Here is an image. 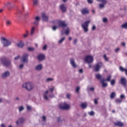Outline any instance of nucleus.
I'll return each mask as SVG.
<instances>
[{"label": "nucleus", "instance_id": "1", "mask_svg": "<svg viewBox=\"0 0 127 127\" xmlns=\"http://www.w3.org/2000/svg\"><path fill=\"white\" fill-rule=\"evenodd\" d=\"M0 61L1 65L4 66V67H6V68L12 67L11 61L8 58L6 57L2 58L0 60Z\"/></svg>", "mask_w": 127, "mask_h": 127}, {"label": "nucleus", "instance_id": "2", "mask_svg": "<svg viewBox=\"0 0 127 127\" xmlns=\"http://www.w3.org/2000/svg\"><path fill=\"white\" fill-rule=\"evenodd\" d=\"M22 87L23 89L30 92V91L33 90L34 85H33V83L31 82H25L22 84Z\"/></svg>", "mask_w": 127, "mask_h": 127}, {"label": "nucleus", "instance_id": "3", "mask_svg": "<svg viewBox=\"0 0 127 127\" xmlns=\"http://www.w3.org/2000/svg\"><path fill=\"white\" fill-rule=\"evenodd\" d=\"M0 40L3 47H8L11 45V42L4 37H2Z\"/></svg>", "mask_w": 127, "mask_h": 127}, {"label": "nucleus", "instance_id": "4", "mask_svg": "<svg viewBox=\"0 0 127 127\" xmlns=\"http://www.w3.org/2000/svg\"><path fill=\"white\" fill-rule=\"evenodd\" d=\"M91 22V20H87L84 22L82 25L81 27H82L84 32H88L89 31V29L88 27H89V23Z\"/></svg>", "mask_w": 127, "mask_h": 127}, {"label": "nucleus", "instance_id": "5", "mask_svg": "<svg viewBox=\"0 0 127 127\" xmlns=\"http://www.w3.org/2000/svg\"><path fill=\"white\" fill-rule=\"evenodd\" d=\"M59 108L61 110H68L70 109V105L67 104L66 103H61L59 105Z\"/></svg>", "mask_w": 127, "mask_h": 127}, {"label": "nucleus", "instance_id": "6", "mask_svg": "<svg viewBox=\"0 0 127 127\" xmlns=\"http://www.w3.org/2000/svg\"><path fill=\"white\" fill-rule=\"evenodd\" d=\"M21 62L23 63H27L28 62V54L25 53L21 58Z\"/></svg>", "mask_w": 127, "mask_h": 127}, {"label": "nucleus", "instance_id": "7", "mask_svg": "<svg viewBox=\"0 0 127 127\" xmlns=\"http://www.w3.org/2000/svg\"><path fill=\"white\" fill-rule=\"evenodd\" d=\"M84 61L88 63V64H91V63H93L94 61V58L92 56H87L85 57Z\"/></svg>", "mask_w": 127, "mask_h": 127}, {"label": "nucleus", "instance_id": "8", "mask_svg": "<svg viewBox=\"0 0 127 127\" xmlns=\"http://www.w3.org/2000/svg\"><path fill=\"white\" fill-rule=\"evenodd\" d=\"M101 67H102V63H98L94 67V71L95 72H99V71H100V69H101Z\"/></svg>", "mask_w": 127, "mask_h": 127}, {"label": "nucleus", "instance_id": "9", "mask_svg": "<svg viewBox=\"0 0 127 127\" xmlns=\"http://www.w3.org/2000/svg\"><path fill=\"white\" fill-rule=\"evenodd\" d=\"M58 25L60 27H63V28H65L68 24H66L65 21H59Z\"/></svg>", "mask_w": 127, "mask_h": 127}, {"label": "nucleus", "instance_id": "10", "mask_svg": "<svg viewBox=\"0 0 127 127\" xmlns=\"http://www.w3.org/2000/svg\"><path fill=\"white\" fill-rule=\"evenodd\" d=\"M9 76H10V72L9 71H6L1 74V77L3 79H5V78H7Z\"/></svg>", "mask_w": 127, "mask_h": 127}, {"label": "nucleus", "instance_id": "11", "mask_svg": "<svg viewBox=\"0 0 127 127\" xmlns=\"http://www.w3.org/2000/svg\"><path fill=\"white\" fill-rule=\"evenodd\" d=\"M120 84L124 87H126V85H127V78L125 77L121 78L120 79Z\"/></svg>", "mask_w": 127, "mask_h": 127}, {"label": "nucleus", "instance_id": "12", "mask_svg": "<svg viewBox=\"0 0 127 127\" xmlns=\"http://www.w3.org/2000/svg\"><path fill=\"white\" fill-rule=\"evenodd\" d=\"M38 61H43L45 60V55L43 54H40L37 56Z\"/></svg>", "mask_w": 127, "mask_h": 127}, {"label": "nucleus", "instance_id": "13", "mask_svg": "<svg viewBox=\"0 0 127 127\" xmlns=\"http://www.w3.org/2000/svg\"><path fill=\"white\" fill-rule=\"evenodd\" d=\"M43 69V65L42 64H39L35 67V70L36 71H41Z\"/></svg>", "mask_w": 127, "mask_h": 127}, {"label": "nucleus", "instance_id": "14", "mask_svg": "<svg viewBox=\"0 0 127 127\" xmlns=\"http://www.w3.org/2000/svg\"><path fill=\"white\" fill-rule=\"evenodd\" d=\"M70 63L73 68H77L78 65L75 64V60L74 59H70Z\"/></svg>", "mask_w": 127, "mask_h": 127}, {"label": "nucleus", "instance_id": "15", "mask_svg": "<svg viewBox=\"0 0 127 127\" xmlns=\"http://www.w3.org/2000/svg\"><path fill=\"white\" fill-rule=\"evenodd\" d=\"M60 8L63 12H66V10H67V7L64 4H62L60 6Z\"/></svg>", "mask_w": 127, "mask_h": 127}, {"label": "nucleus", "instance_id": "16", "mask_svg": "<svg viewBox=\"0 0 127 127\" xmlns=\"http://www.w3.org/2000/svg\"><path fill=\"white\" fill-rule=\"evenodd\" d=\"M35 21L34 22V24L36 26H38L39 24V21L40 20V17L39 16H36L35 17Z\"/></svg>", "mask_w": 127, "mask_h": 127}, {"label": "nucleus", "instance_id": "17", "mask_svg": "<svg viewBox=\"0 0 127 127\" xmlns=\"http://www.w3.org/2000/svg\"><path fill=\"white\" fill-rule=\"evenodd\" d=\"M25 121V119L24 118L21 117L18 119V120L16 122V125H18V124H22L23 123H24V121Z\"/></svg>", "mask_w": 127, "mask_h": 127}, {"label": "nucleus", "instance_id": "18", "mask_svg": "<svg viewBox=\"0 0 127 127\" xmlns=\"http://www.w3.org/2000/svg\"><path fill=\"white\" fill-rule=\"evenodd\" d=\"M105 81H106V80L104 78H102L100 80V82H101V83H102V87L103 88H106V87H107V86H108V83H105Z\"/></svg>", "mask_w": 127, "mask_h": 127}, {"label": "nucleus", "instance_id": "19", "mask_svg": "<svg viewBox=\"0 0 127 127\" xmlns=\"http://www.w3.org/2000/svg\"><path fill=\"white\" fill-rule=\"evenodd\" d=\"M48 93H49V90H47L43 95L44 99L46 101L48 100Z\"/></svg>", "mask_w": 127, "mask_h": 127}, {"label": "nucleus", "instance_id": "20", "mask_svg": "<svg viewBox=\"0 0 127 127\" xmlns=\"http://www.w3.org/2000/svg\"><path fill=\"white\" fill-rule=\"evenodd\" d=\"M81 13L82 14H87V13H89V10H88L87 8L83 9L81 10Z\"/></svg>", "mask_w": 127, "mask_h": 127}, {"label": "nucleus", "instance_id": "21", "mask_svg": "<svg viewBox=\"0 0 127 127\" xmlns=\"http://www.w3.org/2000/svg\"><path fill=\"white\" fill-rule=\"evenodd\" d=\"M33 4L35 6H37L39 4V0H33Z\"/></svg>", "mask_w": 127, "mask_h": 127}, {"label": "nucleus", "instance_id": "22", "mask_svg": "<svg viewBox=\"0 0 127 127\" xmlns=\"http://www.w3.org/2000/svg\"><path fill=\"white\" fill-rule=\"evenodd\" d=\"M17 46L20 48H22L24 46V43L22 41H20L19 43L17 44Z\"/></svg>", "mask_w": 127, "mask_h": 127}, {"label": "nucleus", "instance_id": "23", "mask_svg": "<svg viewBox=\"0 0 127 127\" xmlns=\"http://www.w3.org/2000/svg\"><path fill=\"white\" fill-rule=\"evenodd\" d=\"M80 107L81 108H82V109H86L87 108V103L84 102L81 103V104L80 105Z\"/></svg>", "mask_w": 127, "mask_h": 127}, {"label": "nucleus", "instance_id": "24", "mask_svg": "<svg viewBox=\"0 0 127 127\" xmlns=\"http://www.w3.org/2000/svg\"><path fill=\"white\" fill-rule=\"evenodd\" d=\"M95 77H96V79H97L98 80H100V81H101V80H102V76L99 73L96 74L95 75Z\"/></svg>", "mask_w": 127, "mask_h": 127}, {"label": "nucleus", "instance_id": "25", "mask_svg": "<svg viewBox=\"0 0 127 127\" xmlns=\"http://www.w3.org/2000/svg\"><path fill=\"white\" fill-rule=\"evenodd\" d=\"M115 125H116V126H117L118 127H124V123H123L122 122H118Z\"/></svg>", "mask_w": 127, "mask_h": 127}, {"label": "nucleus", "instance_id": "26", "mask_svg": "<svg viewBox=\"0 0 127 127\" xmlns=\"http://www.w3.org/2000/svg\"><path fill=\"white\" fill-rule=\"evenodd\" d=\"M111 79H112V75L110 74L107 77L105 81H107V82H111Z\"/></svg>", "mask_w": 127, "mask_h": 127}, {"label": "nucleus", "instance_id": "27", "mask_svg": "<svg viewBox=\"0 0 127 127\" xmlns=\"http://www.w3.org/2000/svg\"><path fill=\"white\" fill-rule=\"evenodd\" d=\"M115 97H116V92H112L110 95L111 99H115Z\"/></svg>", "mask_w": 127, "mask_h": 127}, {"label": "nucleus", "instance_id": "28", "mask_svg": "<svg viewBox=\"0 0 127 127\" xmlns=\"http://www.w3.org/2000/svg\"><path fill=\"white\" fill-rule=\"evenodd\" d=\"M107 3V2H105V3L102 2L101 4H99V7L100 8H104L105 7V4Z\"/></svg>", "mask_w": 127, "mask_h": 127}, {"label": "nucleus", "instance_id": "29", "mask_svg": "<svg viewBox=\"0 0 127 127\" xmlns=\"http://www.w3.org/2000/svg\"><path fill=\"white\" fill-rule=\"evenodd\" d=\"M70 33V29L67 27L66 29L65 30V33L64 34H66V35H68Z\"/></svg>", "mask_w": 127, "mask_h": 127}, {"label": "nucleus", "instance_id": "30", "mask_svg": "<svg viewBox=\"0 0 127 127\" xmlns=\"http://www.w3.org/2000/svg\"><path fill=\"white\" fill-rule=\"evenodd\" d=\"M18 110H19V112L20 113H21L22 111H24V107H23V106H20L18 108Z\"/></svg>", "mask_w": 127, "mask_h": 127}, {"label": "nucleus", "instance_id": "31", "mask_svg": "<svg viewBox=\"0 0 127 127\" xmlns=\"http://www.w3.org/2000/svg\"><path fill=\"white\" fill-rule=\"evenodd\" d=\"M34 31H35V27H32L31 29V35H33L34 34Z\"/></svg>", "mask_w": 127, "mask_h": 127}, {"label": "nucleus", "instance_id": "32", "mask_svg": "<svg viewBox=\"0 0 127 127\" xmlns=\"http://www.w3.org/2000/svg\"><path fill=\"white\" fill-rule=\"evenodd\" d=\"M121 27L122 28H125V29H127V22L122 25Z\"/></svg>", "mask_w": 127, "mask_h": 127}, {"label": "nucleus", "instance_id": "33", "mask_svg": "<svg viewBox=\"0 0 127 127\" xmlns=\"http://www.w3.org/2000/svg\"><path fill=\"white\" fill-rule=\"evenodd\" d=\"M88 115L90 116L91 117H94L95 116V112L93 111L88 112Z\"/></svg>", "mask_w": 127, "mask_h": 127}, {"label": "nucleus", "instance_id": "34", "mask_svg": "<svg viewBox=\"0 0 127 127\" xmlns=\"http://www.w3.org/2000/svg\"><path fill=\"white\" fill-rule=\"evenodd\" d=\"M57 122L59 123V124H61L62 122H63V120L61 119V117H58Z\"/></svg>", "mask_w": 127, "mask_h": 127}, {"label": "nucleus", "instance_id": "35", "mask_svg": "<svg viewBox=\"0 0 127 127\" xmlns=\"http://www.w3.org/2000/svg\"><path fill=\"white\" fill-rule=\"evenodd\" d=\"M42 20H43V21H47L48 20V16H43Z\"/></svg>", "mask_w": 127, "mask_h": 127}, {"label": "nucleus", "instance_id": "36", "mask_svg": "<svg viewBox=\"0 0 127 127\" xmlns=\"http://www.w3.org/2000/svg\"><path fill=\"white\" fill-rule=\"evenodd\" d=\"M65 40V37H64L62 39H61L60 40V41H59V44H62V43L63 42V41H64Z\"/></svg>", "mask_w": 127, "mask_h": 127}, {"label": "nucleus", "instance_id": "37", "mask_svg": "<svg viewBox=\"0 0 127 127\" xmlns=\"http://www.w3.org/2000/svg\"><path fill=\"white\" fill-rule=\"evenodd\" d=\"M17 15H22V11L21 10H18L17 11Z\"/></svg>", "mask_w": 127, "mask_h": 127}, {"label": "nucleus", "instance_id": "38", "mask_svg": "<svg viewBox=\"0 0 127 127\" xmlns=\"http://www.w3.org/2000/svg\"><path fill=\"white\" fill-rule=\"evenodd\" d=\"M115 84H116V80L112 79L111 81V85H112V86H114Z\"/></svg>", "mask_w": 127, "mask_h": 127}, {"label": "nucleus", "instance_id": "39", "mask_svg": "<svg viewBox=\"0 0 127 127\" xmlns=\"http://www.w3.org/2000/svg\"><path fill=\"white\" fill-rule=\"evenodd\" d=\"M103 58L105 60V61L107 62L109 61V58L107 57V55H104L103 56Z\"/></svg>", "mask_w": 127, "mask_h": 127}, {"label": "nucleus", "instance_id": "40", "mask_svg": "<svg viewBox=\"0 0 127 127\" xmlns=\"http://www.w3.org/2000/svg\"><path fill=\"white\" fill-rule=\"evenodd\" d=\"M52 81H53V78H48L46 79V82H47L48 83Z\"/></svg>", "mask_w": 127, "mask_h": 127}, {"label": "nucleus", "instance_id": "41", "mask_svg": "<svg viewBox=\"0 0 127 127\" xmlns=\"http://www.w3.org/2000/svg\"><path fill=\"white\" fill-rule=\"evenodd\" d=\"M126 68H124L123 67V66H120V71H122V72H125Z\"/></svg>", "mask_w": 127, "mask_h": 127}, {"label": "nucleus", "instance_id": "42", "mask_svg": "<svg viewBox=\"0 0 127 127\" xmlns=\"http://www.w3.org/2000/svg\"><path fill=\"white\" fill-rule=\"evenodd\" d=\"M103 22H104V23H106V22H108V18L107 17L103 18Z\"/></svg>", "mask_w": 127, "mask_h": 127}, {"label": "nucleus", "instance_id": "43", "mask_svg": "<svg viewBox=\"0 0 127 127\" xmlns=\"http://www.w3.org/2000/svg\"><path fill=\"white\" fill-rule=\"evenodd\" d=\"M115 102L117 103V104H118V103L121 104V103L122 102V100L121 99H116Z\"/></svg>", "mask_w": 127, "mask_h": 127}, {"label": "nucleus", "instance_id": "44", "mask_svg": "<svg viewBox=\"0 0 127 127\" xmlns=\"http://www.w3.org/2000/svg\"><path fill=\"white\" fill-rule=\"evenodd\" d=\"M24 64H22L19 66V68L21 70H22V68H24Z\"/></svg>", "mask_w": 127, "mask_h": 127}, {"label": "nucleus", "instance_id": "45", "mask_svg": "<svg viewBox=\"0 0 127 127\" xmlns=\"http://www.w3.org/2000/svg\"><path fill=\"white\" fill-rule=\"evenodd\" d=\"M46 116H43V117H42V120L43 121V122H46Z\"/></svg>", "mask_w": 127, "mask_h": 127}, {"label": "nucleus", "instance_id": "46", "mask_svg": "<svg viewBox=\"0 0 127 127\" xmlns=\"http://www.w3.org/2000/svg\"><path fill=\"white\" fill-rule=\"evenodd\" d=\"M88 3L89 4H92L94 2V0H87Z\"/></svg>", "mask_w": 127, "mask_h": 127}, {"label": "nucleus", "instance_id": "47", "mask_svg": "<svg viewBox=\"0 0 127 127\" xmlns=\"http://www.w3.org/2000/svg\"><path fill=\"white\" fill-rule=\"evenodd\" d=\"M55 89V87L54 86H52V88H50L49 90L51 92V93H53V91H54Z\"/></svg>", "mask_w": 127, "mask_h": 127}, {"label": "nucleus", "instance_id": "48", "mask_svg": "<svg viewBox=\"0 0 127 127\" xmlns=\"http://www.w3.org/2000/svg\"><path fill=\"white\" fill-rule=\"evenodd\" d=\"M28 50L29 51H33L34 50V49L32 47H29L28 48Z\"/></svg>", "mask_w": 127, "mask_h": 127}, {"label": "nucleus", "instance_id": "49", "mask_svg": "<svg viewBox=\"0 0 127 127\" xmlns=\"http://www.w3.org/2000/svg\"><path fill=\"white\" fill-rule=\"evenodd\" d=\"M75 91L76 93H79V91H80V86H77Z\"/></svg>", "mask_w": 127, "mask_h": 127}, {"label": "nucleus", "instance_id": "50", "mask_svg": "<svg viewBox=\"0 0 127 127\" xmlns=\"http://www.w3.org/2000/svg\"><path fill=\"white\" fill-rule=\"evenodd\" d=\"M97 1H101V2H103V3H106L107 2V0H97Z\"/></svg>", "mask_w": 127, "mask_h": 127}, {"label": "nucleus", "instance_id": "51", "mask_svg": "<svg viewBox=\"0 0 127 127\" xmlns=\"http://www.w3.org/2000/svg\"><path fill=\"white\" fill-rule=\"evenodd\" d=\"M27 110H28V111H31V110H32V108L31 106H28L27 107Z\"/></svg>", "mask_w": 127, "mask_h": 127}, {"label": "nucleus", "instance_id": "52", "mask_svg": "<svg viewBox=\"0 0 127 127\" xmlns=\"http://www.w3.org/2000/svg\"><path fill=\"white\" fill-rule=\"evenodd\" d=\"M78 42V40L77 39H74V42L73 43L75 45L77 44V42Z\"/></svg>", "mask_w": 127, "mask_h": 127}, {"label": "nucleus", "instance_id": "53", "mask_svg": "<svg viewBox=\"0 0 127 127\" xmlns=\"http://www.w3.org/2000/svg\"><path fill=\"white\" fill-rule=\"evenodd\" d=\"M94 104H95V105H98V99H94Z\"/></svg>", "mask_w": 127, "mask_h": 127}, {"label": "nucleus", "instance_id": "54", "mask_svg": "<svg viewBox=\"0 0 127 127\" xmlns=\"http://www.w3.org/2000/svg\"><path fill=\"white\" fill-rule=\"evenodd\" d=\"M120 98H121V99H125V98H126V96H125V95L122 94V95L120 96Z\"/></svg>", "mask_w": 127, "mask_h": 127}, {"label": "nucleus", "instance_id": "55", "mask_svg": "<svg viewBox=\"0 0 127 127\" xmlns=\"http://www.w3.org/2000/svg\"><path fill=\"white\" fill-rule=\"evenodd\" d=\"M15 101H17L18 102L20 100V98L18 97H16L15 98Z\"/></svg>", "mask_w": 127, "mask_h": 127}, {"label": "nucleus", "instance_id": "56", "mask_svg": "<svg viewBox=\"0 0 127 127\" xmlns=\"http://www.w3.org/2000/svg\"><path fill=\"white\" fill-rule=\"evenodd\" d=\"M89 90H90V91H91V92H94V91H95V88H94V87H90Z\"/></svg>", "mask_w": 127, "mask_h": 127}, {"label": "nucleus", "instance_id": "57", "mask_svg": "<svg viewBox=\"0 0 127 127\" xmlns=\"http://www.w3.org/2000/svg\"><path fill=\"white\" fill-rule=\"evenodd\" d=\"M96 26L93 25L92 28V30L94 31V30H96Z\"/></svg>", "mask_w": 127, "mask_h": 127}, {"label": "nucleus", "instance_id": "58", "mask_svg": "<svg viewBox=\"0 0 127 127\" xmlns=\"http://www.w3.org/2000/svg\"><path fill=\"white\" fill-rule=\"evenodd\" d=\"M47 49V45H45L43 47V50H46Z\"/></svg>", "mask_w": 127, "mask_h": 127}, {"label": "nucleus", "instance_id": "59", "mask_svg": "<svg viewBox=\"0 0 127 127\" xmlns=\"http://www.w3.org/2000/svg\"><path fill=\"white\" fill-rule=\"evenodd\" d=\"M20 58V57L19 56H18L14 58V60H18Z\"/></svg>", "mask_w": 127, "mask_h": 127}, {"label": "nucleus", "instance_id": "60", "mask_svg": "<svg viewBox=\"0 0 127 127\" xmlns=\"http://www.w3.org/2000/svg\"><path fill=\"white\" fill-rule=\"evenodd\" d=\"M120 48H117V49H115V52L116 53H118V52H119V51H120Z\"/></svg>", "mask_w": 127, "mask_h": 127}, {"label": "nucleus", "instance_id": "61", "mask_svg": "<svg viewBox=\"0 0 127 127\" xmlns=\"http://www.w3.org/2000/svg\"><path fill=\"white\" fill-rule=\"evenodd\" d=\"M47 16V15L45 12H43L42 13V16Z\"/></svg>", "mask_w": 127, "mask_h": 127}, {"label": "nucleus", "instance_id": "62", "mask_svg": "<svg viewBox=\"0 0 127 127\" xmlns=\"http://www.w3.org/2000/svg\"><path fill=\"white\" fill-rule=\"evenodd\" d=\"M70 97H71V95H70V94H67L66 95V98H67V99H70Z\"/></svg>", "mask_w": 127, "mask_h": 127}, {"label": "nucleus", "instance_id": "63", "mask_svg": "<svg viewBox=\"0 0 127 127\" xmlns=\"http://www.w3.org/2000/svg\"><path fill=\"white\" fill-rule=\"evenodd\" d=\"M57 29V26H54L53 27V30H56Z\"/></svg>", "mask_w": 127, "mask_h": 127}, {"label": "nucleus", "instance_id": "64", "mask_svg": "<svg viewBox=\"0 0 127 127\" xmlns=\"http://www.w3.org/2000/svg\"><path fill=\"white\" fill-rule=\"evenodd\" d=\"M10 23H11V22L9 20H7L6 21V24L7 25H9V24H10Z\"/></svg>", "mask_w": 127, "mask_h": 127}]
</instances>
